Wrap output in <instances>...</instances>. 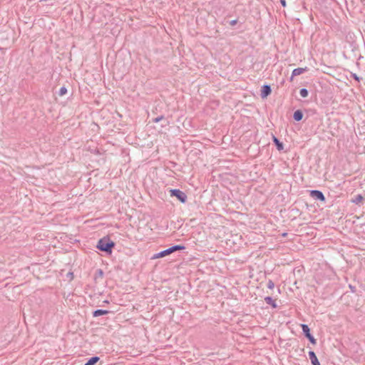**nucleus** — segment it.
<instances>
[{"mask_svg":"<svg viewBox=\"0 0 365 365\" xmlns=\"http://www.w3.org/2000/svg\"><path fill=\"white\" fill-rule=\"evenodd\" d=\"M353 77L354 79H356V81H359V77L356 76V74H353Z\"/></svg>","mask_w":365,"mask_h":365,"instance_id":"20","label":"nucleus"},{"mask_svg":"<svg viewBox=\"0 0 365 365\" xmlns=\"http://www.w3.org/2000/svg\"><path fill=\"white\" fill-rule=\"evenodd\" d=\"M273 141L274 143H275V145H277V149L279 150H283L284 148V145H283V143H281L277 138H276L275 136L273 137Z\"/></svg>","mask_w":365,"mask_h":365,"instance_id":"10","label":"nucleus"},{"mask_svg":"<svg viewBox=\"0 0 365 365\" xmlns=\"http://www.w3.org/2000/svg\"><path fill=\"white\" fill-rule=\"evenodd\" d=\"M299 93L302 98H306L308 96V91L306 88H302L299 91Z\"/></svg>","mask_w":365,"mask_h":365,"instance_id":"15","label":"nucleus"},{"mask_svg":"<svg viewBox=\"0 0 365 365\" xmlns=\"http://www.w3.org/2000/svg\"><path fill=\"white\" fill-rule=\"evenodd\" d=\"M182 249V246L181 245H175V246H173L172 247H170L165 250H163L159 253H157V254H155L152 257H151V259H158V258H161V257H166L169 255H170L171 253L175 252V251H178V250H181Z\"/></svg>","mask_w":365,"mask_h":365,"instance_id":"2","label":"nucleus"},{"mask_svg":"<svg viewBox=\"0 0 365 365\" xmlns=\"http://www.w3.org/2000/svg\"><path fill=\"white\" fill-rule=\"evenodd\" d=\"M237 23V19H235V20H232L230 21V25L233 26L235 25H236Z\"/></svg>","mask_w":365,"mask_h":365,"instance_id":"18","label":"nucleus"},{"mask_svg":"<svg viewBox=\"0 0 365 365\" xmlns=\"http://www.w3.org/2000/svg\"><path fill=\"white\" fill-rule=\"evenodd\" d=\"M307 71V67H305V68H297L294 69L293 71H292V76L290 78V81H292L293 78L294 76H299V75L302 74L304 72H305Z\"/></svg>","mask_w":365,"mask_h":365,"instance_id":"5","label":"nucleus"},{"mask_svg":"<svg viewBox=\"0 0 365 365\" xmlns=\"http://www.w3.org/2000/svg\"><path fill=\"white\" fill-rule=\"evenodd\" d=\"M271 87L268 85H264L262 86V89L261 91V97L264 98L267 97L271 93Z\"/></svg>","mask_w":365,"mask_h":365,"instance_id":"6","label":"nucleus"},{"mask_svg":"<svg viewBox=\"0 0 365 365\" xmlns=\"http://www.w3.org/2000/svg\"><path fill=\"white\" fill-rule=\"evenodd\" d=\"M310 195L316 200H319L323 202L325 200L324 194L319 190H312L310 192Z\"/></svg>","mask_w":365,"mask_h":365,"instance_id":"4","label":"nucleus"},{"mask_svg":"<svg viewBox=\"0 0 365 365\" xmlns=\"http://www.w3.org/2000/svg\"><path fill=\"white\" fill-rule=\"evenodd\" d=\"M108 313V311H107V310L98 309L93 312V316L98 317V316L107 314Z\"/></svg>","mask_w":365,"mask_h":365,"instance_id":"13","label":"nucleus"},{"mask_svg":"<svg viewBox=\"0 0 365 365\" xmlns=\"http://www.w3.org/2000/svg\"><path fill=\"white\" fill-rule=\"evenodd\" d=\"M171 196H175L180 201L182 202V192L180 190H171Z\"/></svg>","mask_w":365,"mask_h":365,"instance_id":"8","label":"nucleus"},{"mask_svg":"<svg viewBox=\"0 0 365 365\" xmlns=\"http://www.w3.org/2000/svg\"><path fill=\"white\" fill-rule=\"evenodd\" d=\"M154 120H155V122H158L160 120V118H156Z\"/></svg>","mask_w":365,"mask_h":365,"instance_id":"21","label":"nucleus"},{"mask_svg":"<svg viewBox=\"0 0 365 365\" xmlns=\"http://www.w3.org/2000/svg\"><path fill=\"white\" fill-rule=\"evenodd\" d=\"M99 361V357L94 356L91 358L85 365H94Z\"/></svg>","mask_w":365,"mask_h":365,"instance_id":"12","label":"nucleus"},{"mask_svg":"<svg viewBox=\"0 0 365 365\" xmlns=\"http://www.w3.org/2000/svg\"><path fill=\"white\" fill-rule=\"evenodd\" d=\"M185 197H185V195H184V199H183L184 202H185Z\"/></svg>","mask_w":365,"mask_h":365,"instance_id":"22","label":"nucleus"},{"mask_svg":"<svg viewBox=\"0 0 365 365\" xmlns=\"http://www.w3.org/2000/svg\"><path fill=\"white\" fill-rule=\"evenodd\" d=\"M67 93V88L66 87H61L59 90V96H63Z\"/></svg>","mask_w":365,"mask_h":365,"instance_id":"16","label":"nucleus"},{"mask_svg":"<svg viewBox=\"0 0 365 365\" xmlns=\"http://www.w3.org/2000/svg\"><path fill=\"white\" fill-rule=\"evenodd\" d=\"M114 246V242L112 241L109 237H104L98 241L97 248L101 251L111 254Z\"/></svg>","mask_w":365,"mask_h":365,"instance_id":"1","label":"nucleus"},{"mask_svg":"<svg viewBox=\"0 0 365 365\" xmlns=\"http://www.w3.org/2000/svg\"><path fill=\"white\" fill-rule=\"evenodd\" d=\"M301 327H302V331H303L304 335L306 336V337L309 339V341L312 344H315L317 342L316 339L310 334V330H309V327L307 324H302Z\"/></svg>","mask_w":365,"mask_h":365,"instance_id":"3","label":"nucleus"},{"mask_svg":"<svg viewBox=\"0 0 365 365\" xmlns=\"http://www.w3.org/2000/svg\"><path fill=\"white\" fill-rule=\"evenodd\" d=\"M280 2L282 5V6H286V1L285 0H280Z\"/></svg>","mask_w":365,"mask_h":365,"instance_id":"19","label":"nucleus"},{"mask_svg":"<svg viewBox=\"0 0 365 365\" xmlns=\"http://www.w3.org/2000/svg\"><path fill=\"white\" fill-rule=\"evenodd\" d=\"M309 357L312 365H320V363L313 351H309Z\"/></svg>","mask_w":365,"mask_h":365,"instance_id":"7","label":"nucleus"},{"mask_svg":"<svg viewBox=\"0 0 365 365\" xmlns=\"http://www.w3.org/2000/svg\"><path fill=\"white\" fill-rule=\"evenodd\" d=\"M264 300L267 304H270L272 307H277V304L275 301L271 297H267L264 298Z\"/></svg>","mask_w":365,"mask_h":365,"instance_id":"11","label":"nucleus"},{"mask_svg":"<svg viewBox=\"0 0 365 365\" xmlns=\"http://www.w3.org/2000/svg\"><path fill=\"white\" fill-rule=\"evenodd\" d=\"M364 200V197L361 195H357L354 200H352V202L356 204H359L362 202Z\"/></svg>","mask_w":365,"mask_h":365,"instance_id":"14","label":"nucleus"},{"mask_svg":"<svg viewBox=\"0 0 365 365\" xmlns=\"http://www.w3.org/2000/svg\"><path fill=\"white\" fill-rule=\"evenodd\" d=\"M274 287V282L272 281V280H269L268 282H267V287L270 289H272Z\"/></svg>","mask_w":365,"mask_h":365,"instance_id":"17","label":"nucleus"},{"mask_svg":"<svg viewBox=\"0 0 365 365\" xmlns=\"http://www.w3.org/2000/svg\"><path fill=\"white\" fill-rule=\"evenodd\" d=\"M293 118L296 121H299L303 118V113L301 110H297L294 113Z\"/></svg>","mask_w":365,"mask_h":365,"instance_id":"9","label":"nucleus"}]
</instances>
